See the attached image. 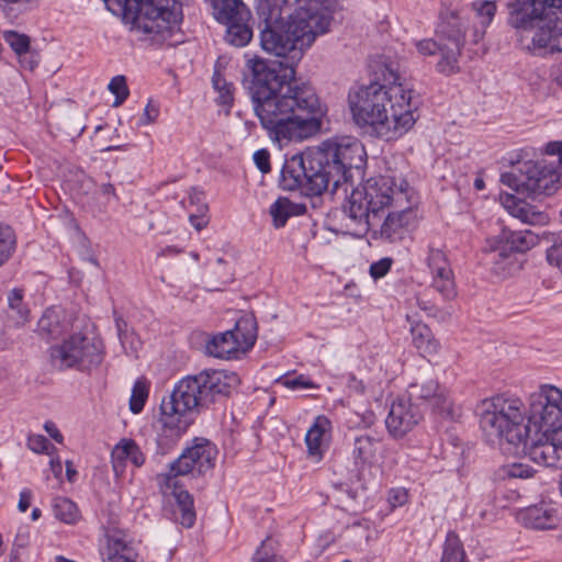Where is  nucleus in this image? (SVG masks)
<instances>
[{"label":"nucleus","mask_w":562,"mask_h":562,"mask_svg":"<svg viewBox=\"0 0 562 562\" xmlns=\"http://www.w3.org/2000/svg\"><path fill=\"white\" fill-rule=\"evenodd\" d=\"M469 21L460 16L457 11L441 13L436 27V35L440 42H448L456 47H463L470 43Z\"/></svg>","instance_id":"obj_17"},{"label":"nucleus","mask_w":562,"mask_h":562,"mask_svg":"<svg viewBox=\"0 0 562 562\" xmlns=\"http://www.w3.org/2000/svg\"><path fill=\"white\" fill-rule=\"evenodd\" d=\"M49 359L59 371L76 369L88 371L103 360L101 345L81 334L70 335L60 344L50 346Z\"/></svg>","instance_id":"obj_10"},{"label":"nucleus","mask_w":562,"mask_h":562,"mask_svg":"<svg viewBox=\"0 0 562 562\" xmlns=\"http://www.w3.org/2000/svg\"><path fill=\"white\" fill-rule=\"evenodd\" d=\"M16 249V235L13 228L0 222V267L5 265Z\"/></svg>","instance_id":"obj_34"},{"label":"nucleus","mask_w":562,"mask_h":562,"mask_svg":"<svg viewBox=\"0 0 562 562\" xmlns=\"http://www.w3.org/2000/svg\"><path fill=\"white\" fill-rule=\"evenodd\" d=\"M395 181L390 176L369 178L361 187L355 188L344 212L357 226L359 233H367L375 227L385 210L394 201Z\"/></svg>","instance_id":"obj_8"},{"label":"nucleus","mask_w":562,"mask_h":562,"mask_svg":"<svg viewBox=\"0 0 562 562\" xmlns=\"http://www.w3.org/2000/svg\"><path fill=\"white\" fill-rule=\"evenodd\" d=\"M521 517L533 529H552L559 524L558 510L544 504L528 507Z\"/></svg>","instance_id":"obj_24"},{"label":"nucleus","mask_w":562,"mask_h":562,"mask_svg":"<svg viewBox=\"0 0 562 562\" xmlns=\"http://www.w3.org/2000/svg\"><path fill=\"white\" fill-rule=\"evenodd\" d=\"M248 22L249 20H243L231 21L224 24L226 25L225 40L229 45L244 47L251 41L252 29Z\"/></svg>","instance_id":"obj_28"},{"label":"nucleus","mask_w":562,"mask_h":562,"mask_svg":"<svg viewBox=\"0 0 562 562\" xmlns=\"http://www.w3.org/2000/svg\"><path fill=\"white\" fill-rule=\"evenodd\" d=\"M27 447L35 453H48L49 448H54L50 441L43 435H30L27 437Z\"/></svg>","instance_id":"obj_45"},{"label":"nucleus","mask_w":562,"mask_h":562,"mask_svg":"<svg viewBox=\"0 0 562 562\" xmlns=\"http://www.w3.org/2000/svg\"><path fill=\"white\" fill-rule=\"evenodd\" d=\"M330 429V420L325 415H318L305 435L308 456L316 461L324 457L323 441Z\"/></svg>","instance_id":"obj_23"},{"label":"nucleus","mask_w":562,"mask_h":562,"mask_svg":"<svg viewBox=\"0 0 562 562\" xmlns=\"http://www.w3.org/2000/svg\"><path fill=\"white\" fill-rule=\"evenodd\" d=\"M407 393L412 402L418 400L428 402L441 416L450 419H454L458 416L448 397L446 387L441 386L436 380H429L422 384L411 383Z\"/></svg>","instance_id":"obj_15"},{"label":"nucleus","mask_w":562,"mask_h":562,"mask_svg":"<svg viewBox=\"0 0 562 562\" xmlns=\"http://www.w3.org/2000/svg\"><path fill=\"white\" fill-rule=\"evenodd\" d=\"M560 179L558 166L544 158L518 161L512 171L501 175L504 186L533 200L555 193Z\"/></svg>","instance_id":"obj_9"},{"label":"nucleus","mask_w":562,"mask_h":562,"mask_svg":"<svg viewBox=\"0 0 562 562\" xmlns=\"http://www.w3.org/2000/svg\"><path fill=\"white\" fill-rule=\"evenodd\" d=\"M543 153L546 155L557 156L558 164H562V140L549 142L546 145Z\"/></svg>","instance_id":"obj_54"},{"label":"nucleus","mask_w":562,"mask_h":562,"mask_svg":"<svg viewBox=\"0 0 562 562\" xmlns=\"http://www.w3.org/2000/svg\"><path fill=\"white\" fill-rule=\"evenodd\" d=\"M443 44L432 38H425L416 44L417 50L424 56H432L439 52Z\"/></svg>","instance_id":"obj_47"},{"label":"nucleus","mask_w":562,"mask_h":562,"mask_svg":"<svg viewBox=\"0 0 562 562\" xmlns=\"http://www.w3.org/2000/svg\"><path fill=\"white\" fill-rule=\"evenodd\" d=\"M55 517L65 524H76L80 518V512L70 498L57 496L53 499Z\"/></svg>","instance_id":"obj_31"},{"label":"nucleus","mask_w":562,"mask_h":562,"mask_svg":"<svg viewBox=\"0 0 562 562\" xmlns=\"http://www.w3.org/2000/svg\"><path fill=\"white\" fill-rule=\"evenodd\" d=\"M102 562H137V552L121 530L106 536V547L101 551Z\"/></svg>","instance_id":"obj_19"},{"label":"nucleus","mask_w":562,"mask_h":562,"mask_svg":"<svg viewBox=\"0 0 562 562\" xmlns=\"http://www.w3.org/2000/svg\"><path fill=\"white\" fill-rule=\"evenodd\" d=\"M476 22L470 29V43L479 46L497 12L496 1L476 0L471 3Z\"/></svg>","instance_id":"obj_20"},{"label":"nucleus","mask_w":562,"mask_h":562,"mask_svg":"<svg viewBox=\"0 0 562 562\" xmlns=\"http://www.w3.org/2000/svg\"><path fill=\"white\" fill-rule=\"evenodd\" d=\"M440 562H467L463 544L456 531L447 533Z\"/></svg>","instance_id":"obj_32"},{"label":"nucleus","mask_w":562,"mask_h":562,"mask_svg":"<svg viewBox=\"0 0 562 562\" xmlns=\"http://www.w3.org/2000/svg\"><path fill=\"white\" fill-rule=\"evenodd\" d=\"M165 483L171 488V495L176 502L175 514L177 521L186 528H191L196 519L194 510L193 496L179 483L178 477L173 480H167L165 476Z\"/></svg>","instance_id":"obj_18"},{"label":"nucleus","mask_w":562,"mask_h":562,"mask_svg":"<svg viewBox=\"0 0 562 562\" xmlns=\"http://www.w3.org/2000/svg\"><path fill=\"white\" fill-rule=\"evenodd\" d=\"M480 427L486 440L504 442L535 463L559 468L562 449V390L543 384L529 398V409L518 397L497 395L482 401Z\"/></svg>","instance_id":"obj_2"},{"label":"nucleus","mask_w":562,"mask_h":562,"mask_svg":"<svg viewBox=\"0 0 562 562\" xmlns=\"http://www.w3.org/2000/svg\"><path fill=\"white\" fill-rule=\"evenodd\" d=\"M398 80L392 65L383 64L370 85L349 91L352 120L364 133L392 140L415 124L417 102L413 100V90L405 89Z\"/></svg>","instance_id":"obj_4"},{"label":"nucleus","mask_w":562,"mask_h":562,"mask_svg":"<svg viewBox=\"0 0 562 562\" xmlns=\"http://www.w3.org/2000/svg\"><path fill=\"white\" fill-rule=\"evenodd\" d=\"M462 47H456L453 45L448 46L443 44L439 49L440 59L436 65L438 72L450 76L460 71L459 57L461 55Z\"/></svg>","instance_id":"obj_30"},{"label":"nucleus","mask_w":562,"mask_h":562,"mask_svg":"<svg viewBox=\"0 0 562 562\" xmlns=\"http://www.w3.org/2000/svg\"><path fill=\"white\" fill-rule=\"evenodd\" d=\"M547 261L558 268L562 266V246L560 244L554 243L547 249Z\"/></svg>","instance_id":"obj_50"},{"label":"nucleus","mask_w":562,"mask_h":562,"mask_svg":"<svg viewBox=\"0 0 562 562\" xmlns=\"http://www.w3.org/2000/svg\"><path fill=\"white\" fill-rule=\"evenodd\" d=\"M211 9L213 18L221 24L231 21L250 20L251 13L241 0H205Z\"/></svg>","instance_id":"obj_22"},{"label":"nucleus","mask_w":562,"mask_h":562,"mask_svg":"<svg viewBox=\"0 0 562 562\" xmlns=\"http://www.w3.org/2000/svg\"><path fill=\"white\" fill-rule=\"evenodd\" d=\"M376 422V416L372 409H367L362 415L359 416L357 426L362 429L371 428Z\"/></svg>","instance_id":"obj_53"},{"label":"nucleus","mask_w":562,"mask_h":562,"mask_svg":"<svg viewBox=\"0 0 562 562\" xmlns=\"http://www.w3.org/2000/svg\"><path fill=\"white\" fill-rule=\"evenodd\" d=\"M77 471L74 469L72 462L66 461V476L69 482H74L77 476Z\"/></svg>","instance_id":"obj_60"},{"label":"nucleus","mask_w":562,"mask_h":562,"mask_svg":"<svg viewBox=\"0 0 562 562\" xmlns=\"http://www.w3.org/2000/svg\"><path fill=\"white\" fill-rule=\"evenodd\" d=\"M115 327L117 330V336L121 340V342H124V339L127 337V323L126 321L121 316L115 314Z\"/></svg>","instance_id":"obj_57"},{"label":"nucleus","mask_w":562,"mask_h":562,"mask_svg":"<svg viewBox=\"0 0 562 562\" xmlns=\"http://www.w3.org/2000/svg\"><path fill=\"white\" fill-rule=\"evenodd\" d=\"M101 192L104 195H111V196L117 198L116 196V192H115V188H114V186L112 183H103L101 186Z\"/></svg>","instance_id":"obj_62"},{"label":"nucleus","mask_w":562,"mask_h":562,"mask_svg":"<svg viewBox=\"0 0 562 562\" xmlns=\"http://www.w3.org/2000/svg\"><path fill=\"white\" fill-rule=\"evenodd\" d=\"M202 194L201 191H198L196 189H193V193L190 194V201L193 203V202H199L200 201V195Z\"/></svg>","instance_id":"obj_63"},{"label":"nucleus","mask_w":562,"mask_h":562,"mask_svg":"<svg viewBox=\"0 0 562 562\" xmlns=\"http://www.w3.org/2000/svg\"><path fill=\"white\" fill-rule=\"evenodd\" d=\"M49 464H50V469H52L53 473L56 476L60 475L63 467H61V461L59 460V458L52 459Z\"/></svg>","instance_id":"obj_61"},{"label":"nucleus","mask_w":562,"mask_h":562,"mask_svg":"<svg viewBox=\"0 0 562 562\" xmlns=\"http://www.w3.org/2000/svg\"><path fill=\"white\" fill-rule=\"evenodd\" d=\"M114 14L132 20L134 27L153 40H166L182 20L176 0H103Z\"/></svg>","instance_id":"obj_7"},{"label":"nucleus","mask_w":562,"mask_h":562,"mask_svg":"<svg viewBox=\"0 0 562 562\" xmlns=\"http://www.w3.org/2000/svg\"><path fill=\"white\" fill-rule=\"evenodd\" d=\"M181 252H183L182 248L175 245H170L161 248L160 251L158 252V257H175L180 255Z\"/></svg>","instance_id":"obj_59"},{"label":"nucleus","mask_w":562,"mask_h":562,"mask_svg":"<svg viewBox=\"0 0 562 562\" xmlns=\"http://www.w3.org/2000/svg\"><path fill=\"white\" fill-rule=\"evenodd\" d=\"M411 334L414 346L423 355H435L440 344L435 339L431 329L423 323H415L411 326Z\"/></svg>","instance_id":"obj_25"},{"label":"nucleus","mask_w":562,"mask_h":562,"mask_svg":"<svg viewBox=\"0 0 562 562\" xmlns=\"http://www.w3.org/2000/svg\"><path fill=\"white\" fill-rule=\"evenodd\" d=\"M189 221L196 231H201L207 225V218L204 215L191 214Z\"/></svg>","instance_id":"obj_58"},{"label":"nucleus","mask_w":562,"mask_h":562,"mask_svg":"<svg viewBox=\"0 0 562 562\" xmlns=\"http://www.w3.org/2000/svg\"><path fill=\"white\" fill-rule=\"evenodd\" d=\"M41 515H42L41 509L35 507L32 510L31 518H32V520H37L41 517Z\"/></svg>","instance_id":"obj_64"},{"label":"nucleus","mask_w":562,"mask_h":562,"mask_svg":"<svg viewBox=\"0 0 562 562\" xmlns=\"http://www.w3.org/2000/svg\"><path fill=\"white\" fill-rule=\"evenodd\" d=\"M408 502V493L405 488H392L389 492V503L392 507L403 506Z\"/></svg>","instance_id":"obj_49"},{"label":"nucleus","mask_w":562,"mask_h":562,"mask_svg":"<svg viewBox=\"0 0 562 562\" xmlns=\"http://www.w3.org/2000/svg\"><path fill=\"white\" fill-rule=\"evenodd\" d=\"M225 265H226V261L218 257L215 261V270L216 272H220L221 273V278H220V283L225 285L229 282L233 281V274L232 272L229 271H224L225 270Z\"/></svg>","instance_id":"obj_52"},{"label":"nucleus","mask_w":562,"mask_h":562,"mask_svg":"<svg viewBox=\"0 0 562 562\" xmlns=\"http://www.w3.org/2000/svg\"><path fill=\"white\" fill-rule=\"evenodd\" d=\"M507 24L518 33L535 31L531 45L553 54L562 52V0H508Z\"/></svg>","instance_id":"obj_6"},{"label":"nucleus","mask_w":562,"mask_h":562,"mask_svg":"<svg viewBox=\"0 0 562 562\" xmlns=\"http://www.w3.org/2000/svg\"><path fill=\"white\" fill-rule=\"evenodd\" d=\"M501 199L508 213L513 217L519 218L522 223L533 224L537 217L541 216L540 213L533 212L527 203L513 194L501 195Z\"/></svg>","instance_id":"obj_27"},{"label":"nucleus","mask_w":562,"mask_h":562,"mask_svg":"<svg viewBox=\"0 0 562 562\" xmlns=\"http://www.w3.org/2000/svg\"><path fill=\"white\" fill-rule=\"evenodd\" d=\"M149 387L146 381L137 380L132 389L130 409L133 414H139L148 398Z\"/></svg>","instance_id":"obj_39"},{"label":"nucleus","mask_w":562,"mask_h":562,"mask_svg":"<svg viewBox=\"0 0 562 562\" xmlns=\"http://www.w3.org/2000/svg\"><path fill=\"white\" fill-rule=\"evenodd\" d=\"M44 429L56 442H58V443L63 442L64 436L61 435V432L59 431V429L57 428L55 423L49 422V420L46 422L44 424Z\"/></svg>","instance_id":"obj_56"},{"label":"nucleus","mask_w":562,"mask_h":562,"mask_svg":"<svg viewBox=\"0 0 562 562\" xmlns=\"http://www.w3.org/2000/svg\"><path fill=\"white\" fill-rule=\"evenodd\" d=\"M427 265L431 273V280L454 277L447 255L439 248L429 247Z\"/></svg>","instance_id":"obj_29"},{"label":"nucleus","mask_w":562,"mask_h":562,"mask_svg":"<svg viewBox=\"0 0 562 562\" xmlns=\"http://www.w3.org/2000/svg\"><path fill=\"white\" fill-rule=\"evenodd\" d=\"M113 454L130 460L137 468L142 467L146 460L139 446L133 439H122L115 446Z\"/></svg>","instance_id":"obj_35"},{"label":"nucleus","mask_w":562,"mask_h":562,"mask_svg":"<svg viewBox=\"0 0 562 562\" xmlns=\"http://www.w3.org/2000/svg\"><path fill=\"white\" fill-rule=\"evenodd\" d=\"M213 88L217 91V103L228 110L234 104V86L228 82L220 71L215 70L212 77Z\"/></svg>","instance_id":"obj_36"},{"label":"nucleus","mask_w":562,"mask_h":562,"mask_svg":"<svg viewBox=\"0 0 562 562\" xmlns=\"http://www.w3.org/2000/svg\"><path fill=\"white\" fill-rule=\"evenodd\" d=\"M504 475L510 479H528L533 476V469L522 463H512L503 468Z\"/></svg>","instance_id":"obj_43"},{"label":"nucleus","mask_w":562,"mask_h":562,"mask_svg":"<svg viewBox=\"0 0 562 562\" xmlns=\"http://www.w3.org/2000/svg\"><path fill=\"white\" fill-rule=\"evenodd\" d=\"M217 449L205 438H194L192 443L186 447L181 454L169 464L166 473L167 480L188 474L203 475L215 465Z\"/></svg>","instance_id":"obj_12"},{"label":"nucleus","mask_w":562,"mask_h":562,"mask_svg":"<svg viewBox=\"0 0 562 562\" xmlns=\"http://www.w3.org/2000/svg\"><path fill=\"white\" fill-rule=\"evenodd\" d=\"M37 331L42 338L53 340L66 331V326L56 311L47 308L37 322Z\"/></svg>","instance_id":"obj_26"},{"label":"nucleus","mask_w":562,"mask_h":562,"mask_svg":"<svg viewBox=\"0 0 562 562\" xmlns=\"http://www.w3.org/2000/svg\"><path fill=\"white\" fill-rule=\"evenodd\" d=\"M381 439L369 434H356L352 439L351 459L357 469L372 465L376 461Z\"/></svg>","instance_id":"obj_21"},{"label":"nucleus","mask_w":562,"mask_h":562,"mask_svg":"<svg viewBox=\"0 0 562 562\" xmlns=\"http://www.w3.org/2000/svg\"><path fill=\"white\" fill-rule=\"evenodd\" d=\"M430 286L440 294L443 301H452L458 295L454 277L443 279H432Z\"/></svg>","instance_id":"obj_41"},{"label":"nucleus","mask_w":562,"mask_h":562,"mask_svg":"<svg viewBox=\"0 0 562 562\" xmlns=\"http://www.w3.org/2000/svg\"><path fill=\"white\" fill-rule=\"evenodd\" d=\"M283 384L291 390L315 389L316 384L307 376L300 374L292 379H286Z\"/></svg>","instance_id":"obj_48"},{"label":"nucleus","mask_w":562,"mask_h":562,"mask_svg":"<svg viewBox=\"0 0 562 562\" xmlns=\"http://www.w3.org/2000/svg\"><path fill=\"white\" fill-rule=\"evenodd\" d=\"M158 115H159V108L154 105L151 103V101H149L144 109V114L140 119V122H142V124H150V123L155 122V120L157 119Z\"/></svg>","instance_id":"obj_51"},{"label":"nucleus","mask_w":562,"mask_h":562,"mask_svg":"<svg viewBox=\"0 0 562 562\" xmlns=\"http://www.w3.org/2000/svg\"><path fill=\"white\" fill-rule=\"evenodd\" d=\"M415 217L411 207L396 212H389L384 221L378 222L375 227L369 228L372 232V238L382 239L389 243H397L406 238L409 232V225Z\"/></svg>","instance_id":"obj_16"},{"label":"nucleus","mask_w":562,"mask_h":562,"mask_svg":"<svg viewBox=\"0 0 562 562\" xmlns=\"http://www.w3.org/2000/svg\"><path fill=\"white\" fill-rule=\"evenodd\" d=\"M393 265V259L390 257H383L378 261H374L370 265L369 273L372 279L379 280L385 277L391 270Z\"/></svg>","instance_id":"obj_44"},{"label":"nucleus","mask_w":562,"mask_h":562,"mask_svg":"<svg viewBox=\"0 0 562 562\" xmlns=\"http://www.w3.org/2000/svg\"><path fill=\"white\" fill-rule=\"evenodd\" d=\"M326 0H258L260 46L278 59L252 58L244 77L256 116L268 137L282 146L316 135L326 106L295 67L315 40L329 31Z\"/></svg>","instance_id":"obj_1"},{"label":"nucleus","mask_w":562,"mask_h":562,"mask_svg":"<svg viewBox=\"0 0 562 562\" xmlns=\"http://www.w3.org/2000/svg\"><path fill=\"white\" fill-rule=\"evenodd\" d=\"M295 204L286 198H279L271 206L270 214L272 216L276 228L283 227L288 220L294 215Z\"/></svg>","instance_id":"obj_37"},{"label":"nucleus","mask_w":562,"mask_h":562,"mask_svg":"<svg viewBox=\"0 0 562 562\" xmlns=\"http://www.w3.org/2000/svg\"><path fill=\"white\" fill-rule=\"evenodd\" d=\"M24 294L21 289H12L7 296L10 316L14 318L15 325H24L29 321L30 311L23 301Z\"/></svg>","instance_id":"obj_33"},{"label":"nucleus","mask_w":562,"mask_h":562,"mask_svg":"<svg viewBox=\"0 0 562 562\" xmlns=\"http://www.w3.org/2000/svg\"><path fill=\"white\" fill-rule=\"evenodd\" d=\"M254 562H282V557L277 553L276 541L271 537H267L261 541L260 547L252 557Z\"/></svg>","instance_id":"obj_40"},{"label":"nucleus","mask_w":562,"mask_h":562,"mask_svg":"<svg viewBox=\"0 0 562 562\" xmlns=\"http://www.w3.org/2000/svg\"><path fill=\"white\" fill-rule=\"evenodd\" d=\"M257 340V322L252 316L238 318L234 328L211 336L205 342V352L218 359H239Z\"/></svg>","instance_id":"obj_11"},{"label":"nucleus","mask_w":562,"mask_h":562,"mask_svg":"<svg viewBox=\"0 0 562 562\" xmlns=\"http://www.w3.org/2000/svg\"><path fill=\"white\" fill-rule=\"evenodd\" d=\"M108 88L115 95L114 105L122 104L130 94L126 78L122 75L113 77Z\"/></svg>","instance_id":"obj_42"},{"label":"nucleus","mask_w":562,"mask_h":562,"mask_svg":"<svg viewBox=\"0 0 562 562\" xmlns=\"http://www.w3.org/2000/svg\"><path fill=\"white\" fill-rule=\"evenodd\" d=\"M419 405L408 397H398L392 402L385 418V427L393 439H402L423 419Z\"/></svg>","instance_id":"obj_14"},{"label":"nucleus","mask_w":562,"mask_h":562,"mask_svg":"<svg viewBox=\"0 0 562 562\" xmlns=\"http://www.w3.org/2000/svg\"><path fill=\"white\" fill-rule=\"evenodd\" d=\"M238 381L236 373L224 370H203L180 380L160 404L155 456L170 453L196 415L228 397Z\"/></svg>","instance_id":"obj_5"},{"label":"nucleus","mask_w":562,"mask_h":562,"mask_svg":"<svg viewBox=\"0 0 562 562\" xmlns=\"http://www.w3.org/2000/svg\"><path fill=\"white\" fill-rule=\"evenodd\" d=\"M366 164L367 151L358 138L326 139L318 147L285 157L279 188L307 196L321 195L327 190L336 193L341 184L352 182L355 172L362 177Z\"/></svg>","instance_id":"obj_3"},{"label":"nucleus","mask_w":562,"mask_h":562,"mask_svg":"<svg viewBox=\"0 0 562 562\" xmlns=\"http://www.w3.org/2000/svg\"><path fill=\"white\" fill-rule=\"evenodd\" d=\"M32 496H33V494L30 488H23L20 492V499H19V504H18V508L20 512L25 513L29 509V507L31 505Z\"/></svg>","instance_id":"obj_55"},{"label":"nucleus","mask_w":562,"mask_h":562,"mask_svg":"<svg viewBox=\"0 0 562 562\" xmlns=\"http://www.w3.org/2000/svg\"><path fill=\"white\" fill-rule=\"evenodd\" d=\"M539 243V234L531 229L510 231L504 228L496 237L492 251L494 259H508V272L519 268L516 254H525Z\"/></svg>","instance_id":"obj_13"},{"label":"nucleus","mask_w":562,"mask_h":562,"mask_svg":"<svg viewBox=\"0 0 562 562\" xmlns=\"http://www.w3.org/2000/svg\"><path fill=\"white\" fill-rule=\"evenodd\" d=\"M254 162L256 167L265 175L271 171L270 153L266 148L258 149L254 153Z\"/></svg>","instance_id":"obj_46"},{"label":"nucleus","mask_w":562,"mask_h":562,"mask_svg":"<svg viewBox=\"0 0 562 562\" xmlns=\"http://www.w3.org/2000/svg\"><path fill=\"white\" fill-rule=\"evenodd\" d=\"M2 38L19 57H22L30 52L31 38L24 33H20L14 30H4L2 31Z\"/></svg>","instance_id":"obj_38"}]
</instances>
